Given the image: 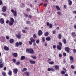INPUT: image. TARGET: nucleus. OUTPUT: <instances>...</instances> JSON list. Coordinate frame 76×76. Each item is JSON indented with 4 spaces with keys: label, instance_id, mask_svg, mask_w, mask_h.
<instances>
[{
    "label": "nucleus",
    "instance_id": "obj_62",
    "mask_svg": "<svg viewBox=\"0 0 76 76\" xmlns=\"http://www.w3.org/2000/svg\"><path fill=\"white\" fill-rule=\"evenodd\" d=\"M74 27L75 28V29H76V24L74 26Z\"/></svg>",
    "mask_w": 76,
    "mask_h": 76
},
{
    "label": "nucleus",
    "instance_id": "obj_54",
    "mask_svg": "<svg viewBox=\"0 0 76 76\" xmlns=\"http://www.w3.org/2000/svg\"><path fill=\"white\" fill-rule=\"evenodd\" d=\"M12 61H13V62H15L16 61V59H12Z\"/></svg>",
    "mask_w": 76,
    "mask_h": 76
},
{
    "label": "nucleus",
    "instance_id": "obj_24",
    "mask_svg": "<svg viewBox=\"0 0 76 76\" xmlns=\"http://www.w3.org/2000/svg\"><path fill=\"white\" fill-rule=\"evenodd\" d=\"M30 41L32 42H35V39L33 38H31L30 39Z\"/></svg>",
    "mask_w": 76,
    "mask_h": 76
},
{
    "label": "nucleus",
    "instance_id": "obj_13",
    "mask_svg": "<svg viewBox=\"0 0 76 76\" xmlns=\"http://www.w3.org/2000/svg\"><path fill=\"white\" fill-rule=\"evenodd\" d=\"M57 48L59 50H61V46L58 45L57 46Z\"/></svg>",
    "mask_w": 76,
    "mask_h": 76
},
{
    "label": "nucleus",
    "instance_id": "obj_59",
    "mask_svg": "<svg viewBox=\"0 0 76 76\" xmlns=\"http://www.w3.org/2000/svg\"><path fill=\"white\" fill-rule=\"evenodd\" d=\"M25 29H29V28L28 27H26L24 28Z\"/></svg>",
    "mask_w": 76,
    "mask_h": 76
},
{
    "label": "nucleus",
    "instance_id": "obj_10",
    "mask_svg": "<svg viewBox=\"0 0 76 76\" xmlns=\"http://www.w3.org/2000/svg\"><path fill=\"white\" fill-rule=\"evenodd\" d=\"M68 2L69 3V6H71L72 4V1L71 0H68Z\"/></svg>",
    "mask_w": 76,
    "mask_h": 76
},
{
    "label": "nucleus",
    "instance_id": "obj_16",
    "mask_svg": "<svg viewBox=\"0 0 76 76\" xmlns=\"http://www.w3.org/2000/svg\"><path fill=\"white\" fill-rule=\"evenodd\" d=\"M14 42V40H13V39H11L10 40V42L11 44H12V43H13Z\"/></svg>",
    "mask_w": 76,
    "mask_h": 76
},
{
    "label": "nucleus",
    "instance_id": "obj_41",
    "mask_svg": "<svg viewBox=\"0 0 76 76\" xmlns=\"http://www.w3.org/2000/svg\"><path fill=\"white\" fill-rule=\"evenodd\" d=\"M51 70L52 72H54L55 71V70H54V69H53V68H51Z\"/></svg>",
    "mask_w": 76,
    "mask_h": 76
},
{
    "label": "nucleus",
    "instance_id": "obj_15",
    "mask_svg": "<svg viewBox=\"0 0 76 76\" xmlns=\"http://www.w3.org/2000/svg\"><path fill=\"white\" fill-rule=\"evenodd\" d=\"M4 63H2L0 64V68H2L4 66Z\"/></svg>",
    "mask_w": 76,
    "mask_h": 76
},
{
    "label": "nucleus",
    "instance_id": "obj_39",
    "mask_svg": "<svg viewBox=\"0 0 76 76\" xmlns=\"http://www.w3.org/2000/svg\"><path fill=\"white\" fill-rule=\"evenodd\" d=\"M70 59L71 60H73V58L72 56H70Z\"/></svg>",
    "mask_w": 76,
    "mask_h": 76
},
{
    "label": "nucleus",
    "instance_id": "obj_58",
    "mask_svg": "<svg viewBox=\"0 0 76 76\" xmlns=\"http://www.w3.org/2000/svg\"><path fill=\"white\" fill-rule=\"evenodd\" d=\"M59 57H62V55H61V54H59Z\"/></svg>",
    "mask_w": 76,
    "mask_h": 76
},
{
    "label": "nucleus",
    "instance_id": "obj_8",
    "mask_svg": "<svg viewBox=\"0 0 76 76\" xmlns=\"http://www.w3.org/2000/svg\"><path fill=\"white\" fill-rule=\"evenodd\" d=\"M24 73L27 76H29V75H30V73H29V72H25Z\"/></svg>",
    "mask_w": 76,
    "mask_h": 76
},
{
    "label": "nucleus",
    "instance_id": "obj_7",
    "mask_svg": "<svg viewBox=\"0 0 76 76\" xmlns=\"http://www.w3.org/2000/svg\"><path fill=\"white\" fill-rule=\"evenodd\" d=\"M6 6H4L2 8V10L3 12H4L6 11Z\"/></svg>",
    "mask_w": 76,
    "mask_h": 76
},
{
    "label": "nucleus",
    "instance_id": "obj_1",
    "mask_svg": "<svg viewBox=\"0 0 76 76\" xmlns=\"http://www.w3.org/2000/svg\"><path fill=\"white\" fill-rule=\"evenodd\" d=\"M26 51L28 52V53H30V54H33L34 53V50H33V49L31 48L27 49H26Z\"/></svg>",
    "mask_w": 76,
    "mask_h": 76
},
{
    "label": "nucleus",
    "instance_id": "obj_3",
    "mask_svg": "<svg viewBox=\"0 0 76 76\" xmlns=\"http://www.w3.org/2000/svg\"><path fill=\"white\" fill-rule=\"evenodd\" d=\"M65 50L68 53H69V50H70V48H69L66 47L65 48Z\"/></svg>",
    "mask_w": 76,
    "mask_h": 76
},
{
    "label": "nucleus",
    "instance_id": "obj_35",
    "mask_svg": "<svg viewBox=\"0 0 76 76\" xmlns=\"http://www.w3.org/2000/svg\"><path fill=\"white\" fill-rule=\"evenodd\" d=\"M15 44L16 45V46L17 47H18L19 46V43H18V42H16L15 43Z\"/></svg>",
    "mask_w": 76,
    "mask_h": 76
},
{
    "label": "nucleus",
    "instance_id": "obj_51",
    "mask_svg": "<svg viewBox=\"0 0 76 76\" xmlns=\"http://www.w3.org/2000/svg\"><path fill=\"white\" fill-rule=\"evenodd\" d=\"M47 70L49 72H50V71H51V68H48Z\"/></svg>",
    "mask_w": 76,
    "mask_h": 76
},
{
    "label": "nucleus",
    "instance_id": "obj_12",
    "mask_svg": "<svg viewBox=\"0 0 76 76\" xmlns=\"http://www.w3.org/2000/svg\"><path fill=\"white\" fill-rule=\"evenodd\" d=\"M4 49L5 51H9V48L7 46L4 47Z\"/></svg>",
    "mask_w": 76,
    "mask_h": 76
},
{
    "label": "nucleus",
    "instance_id": "obj_52",
    "mask_svg": "<svg viewBox=\"0 0 76 76\" xmlns=\"http://www.w3.org/2000/svg\"><path fill=\"white\" fill-rule=\"evenodd\" d=\"M6 23L7 24L8 23H9V20H7V21H6Z\"/></svg>",
    "mask_w": 76,
    "mask_h": 76
},
{
    "label": "nucleus",
    "instance_id": "obj_9",
    "mask_svg": "<svg viewBox=\"0 0 76 76\" xmlns=\"http://www.w3.org/2000/svg\"><path fill=\"white\" fill-rule=\"evenodd\" d=\"M38 34L39 36L41 35L42 34V32L41 30H39Z\"/></svg>",
    "mask_w": 76,
    "mask_h": 76
},
{
    "label": "nucleus",
    "instance_id": "obj_37",
    "mask_svg": "<svg viewBox=\"0 0 76 76\" xmlns=\"http://www.w3.org/2000/svg\"><path fill=\"white\" fill-rule=\"evenodd\" d=\"M61 73L62 74V75H64V74H65V72L63 71H62L61 72Z\"/></svg>",
    "mask_w": 76,
    "mask_h": 76
},
{
    "label": "nucleus",
    "instance_id": "obj_28",
    "mask_svg": "<svg viewBox=\"0 0 76 76\" xmlns=\"http://www.w3.org/2000/svg\"><path fill=\"white\" fill-rule=\"evenodd\" d=\"M55 69L56 70H57V69H58L59 68V67L58 65H55Z\"/></svg>",
    "mask_w": 76,
    "mask_h": 76
},
{
    "label": "nucleus",
    "instance_id": "obj_46",
    "mask_svg": "<svg viewBox=\"0 0 76 76\" xmlns=\"http://www.w3.org/2000/svg\"><path fill=\"white\" fill-rule=\"evenodd\" d=\"M42 40L43 42H45V39H44V37H43L42 38Z\"/></svg>",
    "mask_w": 76,
    "mask_h": 76
},
{
    "label": "nucleus",
    "instance_id": "obj_6",
    "mask_svg": "<svg viewBox=\"0 0 76 76\" xmlns=\"http://www.w3.org/2000/svg\"><path fill=\"white\" fill-rule=\"evenodd\" d=\"M18 71V69L17 68H15L13 70L14 73H15V74H17V73Z\"/></svg>",
    "mask_w": 76,
    "mask_h": 76
},
{
    "label": "nucleus",
    "instance_id": "obj_60",
    "mask_svg": "<svg viewBox=\"0 0 76 76\" xmlns=\"http://www.w3.org/2000/svg\"><path fill=\"white\" fill-rule=\"evenodd\" d=\"M73 51H74V53H76V50L75 49H74L73 50Z\"/></svg>",
    "mask_w": 76,
    "mask_h": 76
},
{
    "label": "nucleus",
    "instance_id": "obj_63",
    "mask_svg": "<svg viewBox=\"0 0 76 76\" xmlns=\"http://www.w3.org/2000/svg\"><path fill=\"white\" fill-rule=\"evenodd\" d=\"M73 13H75V14H76V11H74L73 12Z\"/></svg>",
    "mask_w": 76,
    "mask_h": 76
},
{
    "label": "nucleus",
    "instance_id": "obj_4",
    "mask_svg": "<svg viewBox=\"0 0 76 76\" xmlns=\"http://www.w3.org/2000/svg\"><path fill=\"white\" fill-rule=\"evenodd\" d=\"M16 36L18 39H20L21 38V35L20 33H18L16 35Z\"/></svg>",
    "mask_w": 76,
    "mask_h": 76
},
{
    "label": "nucleus",
    "instance_id": "obj_64",
    "mask_svg": "<svg viewBox=\"0 0 76 76\" xmlns=\"http://www.w3.org/2000/svg\"><path fill=\"white\" fill-rule=\"evenodd\" d=\"M29 10H30V9H29V8H27V11L28 12L29 11Z\"/></svg>",
    "mask_w": 76,
    "mask_h": 76
},
{
    "label": "nucleus",
    "instance_id": "obj_2",
    "mask_svg": "<svg viewBox=\"0 0 76 76\" xmlns=\"http://www.w3.org/2000/svg\"><path fill=\"white\" fill-rule=\"evenodd\" d=\"M15 22L14 19H11L9 22V25L10 26H12L13 25V23Z\"/></svg>",
    "mask_w": 76,
    "mask_h": 76
},
{
    "label": "nucleus",
    "instance_id": "obj_20",
    "mask_svg": "<svg viewBox=\"0 0 76 76\" xmlns=\"http://www.w3.org/2000/svg\"><path fill=\"white\" fill-rule=\"evenodd\" d=\"M2 75L3 76H6V74L5 72H2L1 73Z\"/></svg>",
    "mask_w": 76,
    "mask_h": 76
},
{
    "label": "nucleus",
    "instance_id": "obj_18",
    "mask_svg": "<svg viewBox=\"0 0 76 76\" xmlns=\"http://www.w3.org/2000/svg\"><path fill=\"white\" fill-rule=\"evenodd\" d=\"M12 72L10 70L8 72L9 75H10V76H12Z\"/></svg>",
    "mask_w": 76,
    "mask_h": 76
},
{
    "label": "nucleus",
    "instance_id": "obj_44",
    "mask_svg": "<svg viewBox=\"0 0 76 76\" xmlns=\"http://www.w3.org/2000/svg\"><path fill=\"white\" fill-rule=\"evenodd\" d=\"M3 4V1L1 0H0V5H1Z\"/></svg>",
    "mask_w": 76,
    "mask_h": 76
},
{
    "label": "nucleus",
    "instance_id": "obj_45",
    "mask_svg": "<svg viewBox=\"0 0 76 76\" xmlns=\"http://www.w3.org/2000/svg\"><path fill=\"white\" fill-rule=\"evenodd\" d=\"M71 68L72 69H75V66L73 65H72L71 66Z\"/></svg>",
    "mask_w": 76,
    "mask_h": 76
},
{
    "label": "nucleus",
    "instance_id": "obj_49",
    "mask_svg": "<svg viewBox=\"0 0 76 76\" xmlns=\"http://www.w3.org/2000/svg\"><path fill=\"white\" fill-rule=\"evenodd\" d=\"M1 14L2 15L4 16H6V14L4 13H1Z\"/></svg>",
    "mask_w": 76,
    "mask_h": 76
},
{
    "label": "nucleus",
    "instance_id": "obj_33",
    "mask_svg": "<svg viewBox=\"0 0 76 76\" xmlns=\"http://www.w3.org/2000/svg\"><path fill=\"white\" fill-rule=\"evenodd\" d=\"M27 70V69L26 68H23V69L22 70V72H23L24 71H26Z\"/></svg>",
    "mask_w": 76,
    "mask_h": 76
},
{
    "label": "nucleus",
    "instance_id": "obj_30",
    "mask_svg": "<svg viewBox=\"0 0 76 76\" xmlns=\"http://www.w3.org/2000/svg\"><path fill=\"white\" fill-rule=\"evenodd\" d=\"M2 63L4 62L3 61V59H2V58H1L0 59V64H1Z\"/></svg>",
    "mask_w": 76,
    "mask_h": 76
},
{
    "label": "nucleus",
    "instance_id": "obj_38",
    "mask_svg": "<svg viewBox=\"0 0 76 76\" xmlns=\"http://www.w3.org/2000/svg\"><path fill=\"white\" fill-rule=\"evenodd\" d=\"M20 62L19 61L17 62L16 63V64L17 65H19V64H20Z\"/></svg>",
    "mask_w": 76,
    "mask_h": 76
},
{
    "label": "nucleus",
    "instance_id": "obj_40",
    "mask_svg": "<svg viewBox=\"0 0 76 76\" xmlns=\"http://www.w3.org/2000/svg\"><path fill=\"white\" fill-rule=\"evenodd\" d=\"M27 22V24H31V22L30 21H27L26 22Z\"/></svg>",
    "mask_w": 76,
    "mask_h": 76
},
{
    "label": "nucleus",
    "instance_id": "obj_57",
    "mask_svg": "<svg viewBox=\"0 0 76 76\" xmlns=\"http://www.w3.org/2000/svg\"><path fill=\"white\" fill-rule=\"evenodd\" d=\"M63 54L64 56H66V53H64Z\"/></svg>",
    "mask_w": 76,
    "mask_h": 76
},
{
    "label": "nucleus",
    "instance_id": "obj_43",
    "mask_svg": "<svg viewBox=\"0 0 76 76\" xmlns=\"http://www.w3.org/2000/svg\"><path fill=\"white\" fill-rule=\"evenodd\" d=\"M22 31L24 34H25V33H26V31H25V30H22Z\"/></svg>",
    "mask_w": 76,
    "mask_h": 76
},
{
    "label": "nucleus",
    "instance_id": "obj_19",
    "mask_svg": "<svg viewBox=\"0 0 76 76\" xmlns=\"http://www.w3.org/2000/svg\"><path fill=\"white\" fill-rule=\"evenodd\" d=\"M14 57H17L18 56V54L16 53H14L13 54Z\"/></svg>",
    "mask_w": 76,
    "mask_h": 76
},
{
    "label": "nucleus",
    "instance_id": "obj_32",
    "mask_svg": "<svg viewBox=\"0 0 76 76\" xmlns=\"http://www.w3.org/2000/svg\"><path fill=\"white\" fill-rule=\"evenodd\" d=\"M57 15H61V12H57Z\"/></svg>",
    "mask_w": 76,
    "mask_h": 76
},
{
    "label": "nucleus",
    "instance_id": "obj_22",
    "mask_svg": "<svg viewBox=\"0 0 76 76\" xmlns=\"http://www.w3.org/2000/svg\"><path fill=\"white\" fill-rule=\"evenodd\" d=\"M72 37H76V34H75V32L72 33Z\"/></svg>",
    "mask_w": 76,
    "mask_h": 76
},
{
    "label": "nucleus",
    "instance_id": "obj_26",
    "mask_svg": "<svg viewBox=\"0 0 76 76\" xmlns=\"http://www.w3.org/2000/svg\"><path fill=\"white\" fill-rule=\"evenodd\" d=\"M25 57L24 56H22L21 57V60H23V59H25Z\"/></svg>",
    "mask_w": 76,
    "mask_h": 76
},
{
    "label": "nucleus",
    "instance_id": "obj_53",
    "mask_svg": "<svg viewBox=\"0 0 76 76\" xmlns=\"http://www.w3.org/2000/svg\"><path fill=\"white\" fill-rule=\"evenodd\" d=\"M56 31L55 30H54L53 31V34H56Z\"/></svg>",
    "mask_w": 76,
    "mask_h": 76
},
{
    "label": "nucleus",
    "instance_id": "obj_61",
    "mask_svg": "<svg viewBox=\"0 0 76 76\" xmlns=\"http://www.w3.org/2000/svg\"><path fill=\"white\" fill-rule=\"evenodd\" d=\"M29 18H30V19H31V18H32V15H30L29 16Z\"/></svg>",
    "mask_w": 76,
    "mask_h": 76
},
{
    "label": "nucleus",
    "instance_id": "obj_11",
    "mask_svg": "<svg viewBox=\"0 0 76 76\" xmlns=\"http://www.w3.org/2000/svg\"><path fill=\"white\" fill-rule=\"evenodd\" d=\"M29 62L31 64H35V61H32L31 60H29Z\"/></svg>",
    "mask_w": 76,
    "mask_h": 76
},
{
    "label": "nucleus",
    "instance_id": "obj_31",
    "mask_svg": "<svg viewBox=\"0 0 76 76\" xmlns=\"http://www.w3.org/2000/svg\"><path fill=\"white\" fill-rule=\"evenodd\" d=\"M64 43L65 44L66 43V39H63Z\"/></svg>",
    "mask_w": 76,
    "mask_h": 76
},
{
    "label": "nucleus",
    "instance_id": "obj_23",
    "mask_svg": "<svg viewBox=\"0 0 76 76\" xmlns=\"http://www.w3.org/2000/svg\"><path fill=\"white\" fill-rule=\"evenodd\" d=\"M17 12L16 11H15L14 12V16L16 17L17 16Z\"/></svg>",
    "mask_w": 76,
    "mask_h": 76
},
{
    "label": "nucleus",
    "instance_id": "obj_48",
    "mask_svg": "<svg viewBox=\"0 0 76 76\" xmlns=\"http://www.w3.org/2000/svg\"><path fill=\"white\" fill-rule=\"evenodd\" d=\"M56 45H53V48H54V49H55V48H56Z\"/></svg>",
    "mask_w": 76,
    "mask_h": 76
},
{
    "label": "nucleus",
    "instance_id": "obj_56",
    "mask_svg": "<svg viewBox=\"0 0 76 76\" xmlns=\"http://www.w3.org/2000/svg\"><path fill=\"white\" fill-rule=\"evenodd\" d=\"M34 38H37V36L35 35V34H34L33 35Z\"/></svg>",
    "mask_w": 76,
    "mask_h": 76
},
{
    "label": "nucleus",
    "instance_id": "obj_14",
    "mask_svg": "<svg viewBox=\"0 0 76 76\" xmlns=\"http://www.w3.org/2000/svg\"><path fill=\"white\" fill-rule=\"evenodd\" d=\"M0 23H1V24H3L4 23V20L3 19H1L0 20Z\"/></svg>",
    "mask_w": 76,
    "mask_h": 76
},
{
    "label": "nucleus",
    "instance_id": "obj_27",
    "mask_svg": "<svg viewBox=\"0 0 76 76\" xmlns=\"http://www.w3.org/2000/svg\"><path fill=\"white\" fill-rule=\"evenodd\" d=\"M31 57L33 59H36L37 58V56H32Z\"/></svg>",
    "mask_w": 76,
    "mask_h": 76
},
{
    "label": "nucleus",
    "instance_id": "obj_55",
    "mask_svg": "<svg viewBox=\"0 0 76 76\" xmlns=\"http://www.w3.org/2000/svg\"><path fill=\"white\" fill-rule=\"evenodd\" d=\"M11 12H12V13H15V11L13 10H11Z\"/></svg>",
    "mask_w": 76,
    "mask_h": 76
},
{
    "label": "nucleus",
    "instance_id": "obj_25",
    "mask_svg": "<svg viewBox=\"0 0 76 76\" xmlns=\"http://www.w3.org/2000/svg\"><path fill=\"white\" fill-rule=\"evenodd\" d=\"M58 38L59 39H60L61 38V35L60 34H58Z\"/></svg>",
    "mask_w": 76,
    "mask_h": 76
},
{
    "label": "nucleus",
    "instance_id": "obj_42",
    "mask_svg": "<svg viewBox=\"0 0 76 76\" xmlns=\"http://www.w3.org/2000/svg\"><path fill=\"white\" fill-rule=\"evenodd\" d=\"M18 44L19 45H22V43L21 42H19L18 43Z\"/></svg>",
    "mask_w": 76,
    "mask_h": 76
},
{
    "label": "nucleus",
    "instance_id": "obj_47",
    "mask_svg": "<svg viewBox=\"0 0 76 76\" xmlns=\"http://www.w3.org/2000/svg\"><path fill=\"white\" fill-rule=\"evenodd\" d=\"M29 44L30 45H32V42L31 41H29Z\"/></svg>",
    "mask_w": 76,
    "mask_h": 76
},
{
    "label": "nucleus",
    "instance_id": "obj_50",
    "mask_svg": "<svg viewBox=\"0 0 76 76\" xmlns=\"http://www.w3.org/2000/svg\"><path fill=\"white\" fill-rule=\"evenodd\" d=\"M6 39H9V37L8 36H6Z\"/></svg>",
    "mask_w": 76,
    "mask_h": 76
},
{
    "label": "nucleus",
    "instance_id": "obj_29",
    "mask_svg": "<svg viewBox=\"0 0 76 76\" xmlns=\"http://www.w3.org/2000/svg\"><path fill=\"white\" fill-rule=\"evenodd\" d=\"M48 34H49V33L48 32H46L45 34V35L46 36H48Z\"/></svg>",
    "mask_w": 76,
    "mask_h": 76
},
{
    "label": "nucleus",
    "instance_id": "obj_34",
    "mask_svg": "<svg viewBox=\"0 0 76 76\" xmlns=\"http://www.w3.org/2000/svg\"><path fill=\"white\" fill-rule=\"evenodd\" d=\"M37 44H39V40L38 39L36 40Z\"/></svg>",
    "mask_w": 76,
    "mask_h": 76
},
{
    "label": "nucleus",
    "instance_id": "obj_21",
    "mask_svg": "<svg viewBox=\"0 0 76 76\" xmlns=\"http://www.w3.org/2000/svg\"><path fill=\"white\" fill-rule=\"evenodd\" d=\"M56 7L57 10H60V8L58 6H56Z\"/></svg>",
    "mask_w": 76,
    "mask_h": 76
},
{
    "label": "nucleus",
    "instance_id": "obj_17",
    "mask_svg": "<svg viewBox=\"0 0 76 76\" xmlns=\"http://www.w3.org/2000/svg\"><path fill=\"white\" fill-rule=\"evenodd\" d=\"M46 39L48 41H49L51 40V38L50 37H48L46 38Z\"/></svg>",
    "mask_w": 76,
    "mask_h": 76
},
{
    "label": "nucleus",
    "instance_id": "obj_5",
    "mask_svg": "<svg viewBox=\"0 0 76 76\" xmlns=\"http://www.w3.org/2000/svg\"><path fill=\"white\" fill-rule=\"evenodd\" d=\"M47 26H49L50 28H51L53 27V25L51 24H50L48 22L47 23Z\"/></svg>",
    "mask_w": 76,
    "mask_h": 76
},
{
    "label": "nucleus",
    "instance_id": "obj_36",
    "mask_svg": "<svg viewBox=\"0 0 76 76\" xmlns=\"http://www.w3.org/2000/svg\"><path fill=\"white\" fill-rule=\"evenodd\" d=\"M54 62L53 61L51 62H49L50 64H54Z\"/></svg>",
    "mask_w": 76,
    "mask_h": 76
}]
</instances>
